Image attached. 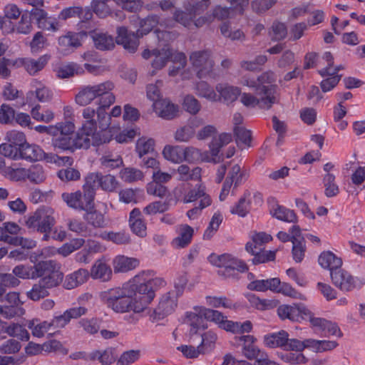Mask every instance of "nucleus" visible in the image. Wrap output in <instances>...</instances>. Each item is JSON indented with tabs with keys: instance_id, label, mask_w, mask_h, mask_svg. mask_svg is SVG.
<instances>
[{
	"instance_id": "1",
	"label": "nucleus",
	"mask_w": 365,
	"mask_h": 365,
	"mask_svg": "<svg viewBox=\"0 0 365 365\" xmlns=\"http://www.w3.org/2000/svg\"><path fill=\"white\" fill-rule=\"evenodd\" d=\"M115 85L111 81H106L98 84L86 85L79 87L75 96V102L81 106L91 104L98 98V105L102 101H107L108 105L115 103V97L112 93Z\"/></svg>"
},
{
	"instance_id": "2",
	"label": "nucleus",
	"mask_w": 365,
	"mask_h": 365,
	"mask_svg": "<svg viewBox=\"0 0 365 365\" xmlns=\"http://www.w3.org/2000/svg\"><path fill=\"white\" fill-rule=\"evenodd\" d=\"M148 274L149 272H143L127 283L131 298L133 297L134 312L137 313L143 312L155 297L154 290L145 277Z\"/></svg>"
},
{
	"instance_id": "3",
	"label": "nucleus",
	"mask_w": 365,
	"mask_h": 365,
	"mask_svg": "<svg viewBox=\"0 0 365 365\" xmlns=\"http://www.w3.org/2000/svg\"><path fill=\"white\" fill-rule=\"evenodd\" d=\"M100 299L110 309L117 313L134 311V302L127 284L101 292Z\"/></svg>"
},
{
	"instance_id": "4",
	"label": "nucleus",
	"mask_w": 365,
	"mask_h": 365,
	"mask_svg": "<svg viewBox=\"0 0 365 365\" xmlns=\"http://www.w3.org/2000/svg\"><path fill=\"white\" fill-rule=\"evenodd\" d=\"M158 19L156 16H150L140 22V29L136 33L128 32L125 27L118 29L116 42L123 45L125 49L130 53H134L139 45L138 39L143 35L149 33L158 24Z\"/></svg>"
},
{
	"instance_id": "5",
	"label": "nucleus",
	"mask_w": 365,
	"mask_h": 365,
	"mask_svg": "<svg viewBox=\"0 0 365 365\" xmlns=\"http://www.w3.org/2000/svg\"><path fill=\"white\" fill-rule=\"evenodd\" d=\"M54 210L49 207L42 206L36 211L24 216V225L30 230L38 232H51L56 224Z\"/></svg>"
},
{
	"instance_id": "6",
	"label": "nucleus",
	"mask_w": 365,
	"mask_h": 365,
	"mask_svg": "<svg viewBox=\"0 0 365 365\" xmlns=\"http://www.w3.org/2000/svg\"><path fill=\"white\" fill-rule=\"evenodd\" d=\"M190 61L199 78L214 76L215 61L210 50L192 52L190 55Z\"/></svg>"
},
{
	"instance_id": "7",
	"label": "nucleus",
	"mask_w": 365,
	"mask_h": 365,
	"mask_svg": "<svg viewBox=\"0 0 365 365\" xmlns=\"http://www.w3.org/2000/svg\"><path fill=\"white\" fill-rule=\"evenodd\" d=\"M277 80L276 73L268 70L262 73L257 78V95H264L266 97H270L272 103H278L279 102V93L278 87L274 83Z\"/></svg>"
},
{
	"instance_id": "8",
	"label": "nucleus",
	"mask_w": 365,
	"mask_h": 365,
	"mask_svg": "<svg viewBox=\"0 0 365 365\" xmlns=\"http://www.w3.org/2000/svg\"><path fill=\"white\" fill-rule=\"evenodd\" d=\"M56 263L53 260L40 261L34 267V279H47L46 282L58 285L62 281L63 274L56 269Z\"/></svg>"
},
{
	"instance_id": "9",
	"label": "nucleus",
	"mask_w": 365,
	"mask_h": 365,
	"mask_svg": "<svg viewBox=\"0 0 365 365\" xmlns=\"http://www.w3.org/2000/svg\"><path fill=\"white\" fill-rule=\"evenodd\" d=\"M333 284L342 292H351L359 289L364 285V282L352 276L348 271L341 269L334 270L331 273Z\"/></svg>"
},
{
	"instance_id": "10",
	"label": "nucleus",
	"mask_w": 365,
	"mask_h": 365,
	"mask_svg": "<svg viewBox=\"0 0 365 365\" xmlns=\"http://www.w3.org/2000/svg\"><path fill=\"white\" fill-rule=\"evenodd\" d=\"M199 150L195 148H183L180 146L166 145L163 151L164 158L173 163H180L184 160L191 161L199 155Z\"/></svg>"
},
{
	"instance_id": "11",
	"label": "nucleus",
	"mask_w": 365,
	"mask_h": 365,
	"mask_svg": "<svg viewBox=\"0 0 365 365\" xmlns=\"http://www.w3.org/2000/svg\"><path fill=\"white\" fill-rule=\"evenodd\" d=\"M204 307H195L192 312H187L185 322L190 327V336L195 341V336L207 328V317L202 314Z\"/></svg>"
},
{
	"instance_id": "12",
	"label": "nucleus",
	"mask_w": 365,
	"mask_h": 365,
	"mask_svg": "<svg viewBox=\"0 0 365 365\" xmlns=\"http://www.w3.org/2000/svg\"><path fill=\"white\" fill-rule=\"evenodd\" d=\"M61 197L68 207L75 210L87 211L93 209L94 200L84 192H64Z\"/></svg>"
},
{
	"instance_id": "13",
	"label": "nucleus",
	"mask_w": 365,
	"mask_h": 365,
	"mask_svg": "<svg viewBox=\"0 0 365 365\" xmlns=\"http://www.w3.org/2000/svg\"><path fill=\"white\" fill-rule=\"evenodd\" d=\"M304 320H308L314 331L322 332L323 336H341V331L335 323L324 318L315 317L310 310L309 316L304 317Z\"/></svg>"
},
{
	"instance_id": "14",
	"label": "nucleus",
	"mask_w": 365,
	"mask_h": 365,
	"mask_svg": "<svg viewBox=\"0 0 365 365\" xmlns=\"http://www.w3.org/2000/svg\"><path fill=\"white\" fill-rule=\"evenodd\" d=\"M277 314L282 320L289 319L292 322L304 320V317L309 316V309L304 304H283L278 307Z\"/></svg>"
},
{
	"instance_id": "15",
	"label": "nucleus",
	"mask_w": 365,
	"mask_h": 365,
	"mask_svg": "<svg viewBox=\"0 0 365 365\" xmlns=\"http://www.w3.org/2000/svg\"><path fill=\"white\" fill-rule=\"evenodd\" d=\"M179 297L172 291L163 295L158 307L153 311L154 319H161L170 314L177 307V300Z\"/></svg>"
},
{
	"instance_id": "16",
	"label": "nucleus",
	"mask_w": 365,
	"mask_h": 365,
	"mask_svg": "<svg viewBox=\"0 0 365 365\" xmlns=\"http://www.w3.org/2000/svg\"><path fill=\"white\" fill-rule=\"evenodd\" d=\"M232 140V135L227 133H222L217 136L212 137V139L209 144L210 155V159L209 161L214 163H219L221 162L223 160L222 154H220L221 148L229 144Z\"/></svg>"
},
{
	"instance_id": "17",
	"label": "nucleus",
	"mask_w": 365,
	"mask_h": 365,
	"mask_svg": "<svg viewBox=\"0 0 365 365\" xmlns=\"http://www.w3.org/2000/svg\"><path fill=\"white\" fill-rule=\"evenodd\" d=\"M240 95V101L246 107L255 108L257 106L261 109L269 110L275 104L272 103L270 97H266L264 95L254 96L250 93H243Z\"/></svg>"
},
{
	"instance_id": "18",
	"label": "nucleus",
	"mask_w": 365,
	"mask_h": 365,
	"mask_svg": "<svg viewBox=\"0 0 365 365\" xmlns=\"http://www.w3.org/2000/svg\"><path fill=\"white\" fill-rule=\"evenodd\" d=\"M153 106L156 114L162 118L171 120L178 115V106L172 103L168 99L157 101L153 103Z\"/></svg>"
},
{
	"instance_id": "19",
	"label": "nucleus",
	"mask_w": 365,
	"mask_h": 365,
	"mask_svg": "<svg viewBox=\"0 0 365 365\" xmlns=\"http://www.w3.org/2000/svg\"><path fill=\"white\" fill-rule=\"evenodd\" d=\"M49 57L43 55L37 59L31 58H19V63L24 68V69L30 75H36L41 71L48 63Z\"/></svg>"
},
{
	"instance_id": "20",
	"label": "nucleus",
	"mask_w": 365,
	"mask_h": 365,
	"mask_svg": "<svg viewBox=\"0 0 365 365\" xmlns=\"http://www.w3.org/2000/svg\"><path fill=\"white\" fill-rule=\"evenodd\" d=\"M89 36L93 39L95 47L98 50H110L115 46L113 38L107 33L93 30L89 32Z\"/></svg>"
},
{
	"instance_id": "21",
	"label": "nucleus",
	"mask_w": 365,
	"mask_h": 365,
	"mask_svg": "<svg viewBox=\"0 0 365 365\" xmlns=\"http://www.w3.org/2000/svg\"><path fill=\"white\" fill-rule=\"evenodd\" d=\"M47 279H40L33 284L32 288L27 291L26 295L28 299L32 301H39L48 296V289L56 287V285L46 282Z\"/></svg>"
},
{
	"instance_id": "22",
	"label": "nucleus",
	"mask_w": 365,
	"mask_h": 365,
	"mask_svg": "<svg viewBox=\"0 0 365 365\" xmlns=\"http://www.w3.org/2000/svg\"><path fill=\"white\" fill-rule=\"evenodd\" d=\"M226 262L223 269L218 271V274L225 277H234L235 271L245 272L248 269L247 264L243 261L234 257L230 254L229 259Z\"/></svg>"
},
{
	"instance_id": "23",
	"label": "nucleus",
	"mask_w": 365,
	"mask_h": 365,
	"mask_svg": "<svg viewBox=\"0 0 365 365\" xmlns=\"http://www.w3.org/2000/svg\"><path fill=\"white\" fill-rule=\"evenodd\" d=\"M89 274L94 279L108 282L112 277V269L106 262L98 259L91 267Z\"/></svg>"
},
{
	"instance_id": "24",
	"label": "nucleus",
	"mask_w": 365,
	"mask_h": 365,
	"mask_svg": "<svg viewBox=\"0 0 365 365\" xmlns=\"http://www.w3.org/2000/svg\"><path fill=\"white\" fill-rule=\"evenodd\" d=\"M89 276L87 269L81 268L66 276L63 286L67 289H74L86 282Z\"/></svg>"
},
{
	"instance_id": "25",
	"label": "nucleus",
	"mask_w": 365,
	"mask_h": 365,
	"mask_svg": "<svg viewBox=\"0 0 365 365\" xmlns=\"http://www.w3.org/2000/svg\"><path fill=\"white\" fill-rule=\"evenodd\" d=\"M139 263L137 258L118 255L114 258L113 266L115 273L127 272L136 268Z\"/></svg>"
},
{
	"instance_id": "26",
	"label": "nucleus",
	"mask_w": 365,
	"mask_h": 365,
	"mask_svg": "<svg viewBox=\"0 0 365 365\" xmlns=\"http://www.w3.org/2000/svg\"><path fill=\"white\" fill-rule=\"evenodd\" d=\"M20 159L33 162L42 160V156L44 155V151L38 145L26 143L20 147Z\"/></svg>"
},
{
	"instance_id": "27",
	"label": "nucleus",
	"mask_w": 365,
	"mask_h": 365,
	"mask_svg": "<svg viewBox=\"0 0 365 365\" xmlns=\"http://www.w3.org/2000/svg\"><path fill=\"white\" fill-rule=\"evenodd\" d=\"M96 130L90 127L83 126L78 130L76 138H73L74 141V149L85 148L87 149L92 145V135Z\"/></svg>"
},
{
	"instance_id": "28",
	"label": "nucleus",
	"mask_w": 365,
	"mask_h": 365,
	"mask_svg": "<svg viewBox=\"0 0 365 365\" xmlns=\"http://www.w3.org/2000/svg\"><path fill=\"white\" fill-rule=\"evenodd\" d=\"M319 263L324 269H328L330 274L337 270L342 265V260L330 251L322 252L319 257Z\"/></svg>"
},
{
	"instance_id": "29",
	"label": "nucleus",
	"mask_w": 365,
	"mask_h": 365,
	"mask_svg": "<svg viewBox=\"0 0 365 365\" xmlns=\"http://www.w3.org/2000/svg\"><path fill=\"white\" fill-rule=\"evenodd\" d=\"M85 212L83 219L89 225L94 228H104L107 226L108 220L100 211L91 209Z\"/></svg>"
},
{
	"instance_id": "30",
	"label": "nucleus",
	"mask_w": 365,
	"mask_h": 365,
	"mask_svg": "<svg viewBox=\"0 0 365 365\" xmlns=\"http://www.w3.org/2000/svg\"><path fill=\"white\" fill-rule=\"evenodd\" d=\"M250 191L245 190L237 202L230 208V212L242 217H245L250 210Z\"/></svg>"
},
{
	"instance_id": "31",
	"label": "nucleus",
	"mask_w": 365,
	"mask_h": 365,
	"mask_svg": "<svg viewBox=\"0 0 365 365\" xmlns=\"http://www.w3.org/2000/svg\"><path fill=\"white\" fill-rule=\"evenodd\" d=\"M289 334L285 331H280L264 336V344L269 348L280 347L284 349L288 342Z\"/></svg>"
},
{
	"instance_id": "32",
	"label": "nucleus",
	"mask_w": 365,
	"mask_h": 365,
	"mask_svg": "<svg viewBox=\"0 0 365 365\" xmlns=\"http://www.w3.org/2000/svg\"><path fill=\"white\" fill-rule=\"evenodd\" d=\"M202 169L195 167L190 169L187 165H180L173 174H178V179L181 181L199 180L201 178Z\"/></svg>"
},
{
	"instance_id": "33",
	"label": "nucleus",
	"mask_w": 365,
	"mask_h": 365,
	"mask_svg": "<svg viewBox=\"0 0 365 365\" xmlns=\"http://www.w3.org/2000/svg\"><path fill=\"white\" fill-rule=\"evenodd\" d=\"M279 284V279L274 277L267 279L254 280L248 284L247 288L250 290L257 292H265L268 289L274 292V290H277Z\"/></svg>"
},
{
	"instance_id": "34",
	"label": "nucleus",
	"mask_w": 365,
	"mask_h": 365,
	"mask_svg": "<svg viewBox=\"0 0 365 365\" xmlns=\"http://www.w3.org/2000/svg\"><path fill=\"white\" fill-rule=\"evenodd\" d=\"M255 338L250 335L242 336L240 337L241 341H244L245 342H251L250 344L245 345L243 346L242 352L246 358L248 359H255L256 362L259 360V358H261L260 356L264 354L265 351L259 349L257 346L253 344Z\"/></svg>"
},
{
	"instance_id": "35",
	"label": "nucleus",
	"mask_w": 365,
	"mask_h": 365,
	"mask_svg": "<svg viewBox=\"0 0 365 365\" xmlns=\"http://www.w3.org/2000/svg\"><path fill=\"white\" fill-rule=\"evenodd\" d=\"M216 91L219 93L220 96L227 103H232L237 100L241 94L240 88L230 86L227 84L219 83L215 87Z\"/></svg>"
},
{
	"instance_id": "36",
	"label": "nucleus",
	"mask_w": 365,
	"mask_h": 365,
	"mask_svg": "<svg viewBox=\"0 0 365 365\" xmlns=\"http://www.w3.org/2000/svg\"><path fill=\"white\" fill-rule=\"evenodd\" d=\"M178 236L173 240L174 245L178 247H185L187 246L192 240L194 230L188 225H181L179 226Z\"/></svg>"
},
{
	"instance_id": "37",
	"label": "nucleus",
	"mask_w": 365,
	"mask_h": 365,
	"mask_svg": "<svg viewBox=\"0 0 365 365\" xmlns=\"http://www.w3.org/2000/svg\"><path fill=\"white\" fill-rule=\"evenodd\" d=\"M248 178L246 170H242L238 164L232 166L228 172L225 181L230 182V185H234V188L237 187L245 182Z\"/></svg>"
},
{
	"instance_id": "38",
	"label": "nucleus",
	"mask_w": 365,
	"mask_h": 365,
	"mask_svg": "<svg viewBox=\"0 0 365 365\" xmlns=\"http://www.w3.org/2000/svg\"><path fill=\"white\" fill-rule=\"evenodd\" d=\"M270 214L272 217L287 222L295 223L297 221V217L294 210L279 205H273L270 210Z\"/></svg>"
},
{
	"instance_id": "39",
	"label": "nucleus",
	"mask_w": 365,
	"mask_h": 365,
	"mask_svg": "<svg viewBox=\"0 0 365 365\" xmlns=\"http://www.w3.org/2000/svg\"><path fill=\"white\" fill-rule=\"evenodd\" d=\"M100 237L104 240L112 242L118 245H126L131 242L130 234L124 230L104 232Z\"/></svg>"
},
{
	"instance_id": "40",
	"label": "nucleus",
	"mask_w": 365,
	"mask_h": 365,
	"mask_svg": "<svg viewBox=\"0 0 365 365\" xmlns=\"http://www.w3.org/2000/svg\"><path fill=\"white\" fill-rule=\"evenodd\" d=\"M81 34L68 32L58 38V44L63 50H73L79 47Z\"/></svg>"
},
{
	"instance_id": "41",
	"label": "nucleus",
	"mask_w": 365,
	"mask_h": 365,
	"mask_svg": "<svg viewBox=\"0 0 365 365\" xmlns=\"http://www.w3.org/2000/svg\"><path fill=\"white\" fill-rule=\"evenodd\" d=\"M152 55L155 57L152 62V67L156 70L163 68L170 59L171 56V49L168 47H163L162 49H154L152 51Z\"/></svg>"
},
{
	"instance_id": "42",
	"label": "nucleus",
	"mask_w": 365,
	"mask_h": 365,
	"mask_svg": "<svg viewBox=\"0 0 365 365\" xmlns=\"http://www.w3.org/2000/svg\"><path fill=\"white\" fill-rule=\"evenodd\" d=\"M222 329L234 334L249 333L252 329V324L249 320L244 322L226 320L225 322L222 324Z\"/></svg>"
},
{
	"instance_id": "43",
	"label": "nucleus",
	"mask_w": 365,
	"mask_h": 365,
	"mask_svg": "<svg viewBox=\"0 0 365 365\" xmlns=\"http://www.w3.org/2000/svg\"><path fill=\"white\" fill-rule=\"evenodd\" d=\"M101 173H91L88 174L85 179L83 192L89 194L93 200L96 195V190L100 187Z\"/></svg>"
},
{
	"instance_id": "44",
	"label": "nucleus",
	"mask_w": 365,
	"mask_h": 365,
	"mask_svg": "<svg viewBox=\"0 0 365 365\" xmlns=\"http://www.w3.org/2000/svg\"><path fill=\"white\" fill-rule=\"evenodd\" d=\"M110 106L108 105L107 101H102L96 109L97 124L101 129H110L111 118L110 115L107 113L106 108Z\"/></svg>"
},
{
	"instance_id": "45",
	"label": "nucleus",
	"mask_w": 365,
	"mask_h": 365,
	"mask_svg": "<svg viewBox=\"0 0 365 365\" xmlns=\"http://www.w3.org/2000/svg\"><path fill=\"white\" fill-rule=\"evenodd\" d=\"M3 173L6 178L11 180L21 181L26 179L27 169L14 163L10 166L5 167Z\"/></svg>"
},
{
	"instance_id": "46",
	"label": "nucleus",
	"mask_w": 365,
	"mask_h": 365,
	"mask_svg": "<svg viewBox=\"0 0 365 365\" xmlns=\"http://www.w3.org/2000/svg\"><path fill=\"white\" fill-rule=\"evenodd\" d=\"M83 73V68L75 63L63 65L56 70V76L59 78H68L74 75H81Z\"/></svg>"
},
{
	"instance_id": "47",
	"label": "nucleus",
	"mask_w": 365,
	"mask_h": 365,
	"mask_svg": "<svg viewBox=\"0 0 365 365\" xmlns=\"http://www.w3.org/2000/svg\"><path fill=\"white\" fill-rule=\"evenodd\" d=\"M235 140L239 147L244 148L251 146L252 134L251 131L243 126H235L234 128Z\"/></svg>"
},
{
	"instance_id": "48",
	"label": "nucleus",
	"mask_w": 365,
	"mask_h": 365,
	"mask_svg": "<svg viewBox=\"0 0 365 365\" xmlns=\"http://www.w3.org/2000/svg\"><path fill=\"white\" fill-rule=\"evenodd\" d=\"M272 240V237L264 232H259L253 236L251 242H248L245 245V250L247 252H257L255 249L259 250H262L264 243L268 242Z\"/></svg>"
},
{
	"instance_id": "49",
	"label": "nucleus",
	"mask_w": 365,
	"mask_h": 365,
	"mask_svg": "<svg viewBox=\"0 0 365 365\" xmlns=\"http://www.w3.org/2000/svg\"><path fill=\"white\" fill-rule=\"evenodd\" d=\"M196 93L198 96L205 98L210 101H217L219 97L212 87L205 81H200L196 84Z\"/></svg>"
},
{
	"instance_id": "50",
	"label": "nucleus",
	"mask_w": 365,
	"mask_h": 365,
	"mask_svg": "<svg viewBox=\"0 0 365 365\" xmlns=\"http://www.w3.org/2000/svg\"><path fill=\"white\" fill-rule=\"evenodd\" d=\"M101 165L107 169H115L123 165V159L118 153H105L100 158Z\"/></svg>"
},
{
	"instance_id": "51",
	"label": "nucleus",
	"mask_w": 365,
	"mask_h": 365,
	"mask_svg": "<svg viewBox=\"0 0 365 365\" xmlns=\"http://www.w3.org/2000/svg\"><path fill=\"white\" fill-rule=\"evenodd\" d=\"M206 197H210L206 193L205 186L202 184L196 185L195 187L188 191L183 197L185 203L191 202L197 200V199L204 200Z\"/></svg>"
},
{
	"instance_id": "52",
	"label": "nucleus",
	"mask_w": 365,
	"mask_h": 365,
	"mask_svg": "<svg viewBox=\"0 0 365 365\" xmlns=\"http://www.w3.org/2000/svg\"><path fill=\"white\" fill-rule=\"evenodd\" d=\"M51 144L55 149L73 150L75 143L71 136L59 135L52 138Z\"/></svg>"
},
{
	"instance_id": "53",
	"label": "nucleus",
	"mask_w": 365,
	"mask_h": 365,
	"mask_svg": "<svg viewBox=\"0 0 365 365\" xmlns=\"http://www.w3.org/2000/svg\"><path fill=\"white\" fill-rule=\"evenodd\" d=\"M198 334L201 339V342L199 346L202 347L203 353L205 354L210 352L214 348L217 340V335L211 331H208L205 333L200 332Z\"/></svg>"
},
{
	"instance_id": "54",
	"label": "nucleus",
	"mask_w": 365,
	"mask_h": 365,
	"mask_svg": "<svg viewBox=\"0 0 365 365\" xmlns=\"http://www.w3.org/2000/svg\"><path fill=\"white\" fill-rule=\"evenodd\" d=\"M209 6V3H202L200 1H187L183 4L185 10L195 19L196 16L203 13Z\"/></svg>"
},
{
	"instance_id": "55",
	"label": "nucleus",
	"mask_w": 365,
	"mask_h": 365,
	"mask_svg": "<svg viewBox=\"0 0 365 365\" xmlns=\"http://www.w3.org/2000/svg\"><path fill=\"white\" fill-rule=\"evenodd\" d=\"M78 327L89 334H95L100 329V320L97 318H83L78 321Z\"/></svg>"
},
{
	"instance_id": "56",
	"label": "nucleus",
	"mask_w": 365,
	"mask_h": 365,
	"mask_svg": "<svg viewBox=\"0 0 365 365\" xmlns=\"http://www.w3.org/2000/svg\"><path fill=\"white\" fill-rule=\"evenodd\" d=\"M26 178L35 184H40L44 182L46 178L44 170L39 165H34L27 169Z\"/></svg>"
},
{
	"instance_id": "57",
	"label": "nucleus",
	"mask_w": 365,
	"mask_h": 365,
	"mask_svg": "<svg viewBox=\"0 0 365 365\" xmlns=\"http://www.w3.org/2000/svg\"><path fill=\"white\" fill-rule=\"evenodd\" d=\"M6 332L11 336L16 337L22 341H29V334L28 331L19 324H11L5 327Z\"/></svg>"
},
{
	"instance_id": "58",
	"label": "nucleus",
	"mask_w": 365,
	"mask_h": 365,
	"mask_svg": "<svg viewBox=\"0 0 365 365\" xmlns=\"http://www.w3.org/2000/svg\"><path fill=\"white\" fill-rule=\"evenodd\" d=\"M38 320H32L29 323V328L31 330L34 336L41 338L51 328L48 322L44 321L37 323Z\"/></svg>"
},
{
	"instance_id": "59",
	"label": "nucleus",
	"mask_w": 365,
	"mask_h": 365,
	"mask_svg": "<svg viewBox=\"0 0 365 365\" xmlns=\"http://www.w3.org/2000/svg\"><path fill=\"white\" fill-rule=\"evenodd\" d=\"M121 179L126 182H133L143 180V172L135 168H125L120 171Z\"/></svg>"
},
{
	"instance_id": "60",
	"label": "nucleus",
	"mask_w": 365,
	"mask_h": 365,
	"mask_svg": "<svg viewBox=\"0 0 365 365\" xmlns=\"http://www.w3.org/2000/svg\"><path fill=\"white\" fill-rule=\"evenodd\" d=\"M335 176L333 174L327 173L323 178V183L325 187V195L328 197L336 196L339 193V187L334 182Z\"/></svg>"
},
{
	"instance_id": "61",
	"label": "nucleus",
	"mask_w": 365,
	"mask_h": 365,
	"mask_svg": "<svg viewBox=\"0 0 365 365\" xmlns=\"http://www.w3.org/2000/svg\"><path fill=\"white\" fill-rule=\"evenodd\" d=\"M0 154L11 160L20 159V147L12 143H2L0 145Z\"/></svg>"
},
{
	"instance_id": "62",
	"label": "nucleus",
	"mask_w": 365,
	"mask_h": 365,
	"mask_svg": "<svg viewBox=\"0 0 365 365\" xmlns=\"http://www.w3.org/2000/svg\"><path fill=\"white\" fill-rule=\"evenodd\" d=\"M155 142L153 139L140 138L136 143V152L140 158L154 150Z\"/></svg>"
},
{
	"instance_id": "63",
	"label": "nucleus",
	"mask_w": 365,
	"mask_h": 365,
	"mask_svg": "<svg viewBox=\"0 0 365 365\" xmlns=\"http://www.w3.org/2000/svg\"><path fill=\"white\" fill-rule=\"evenodd\" d=\"M12 272L18 278L23 279H35L34 267L31 265H17L14 267Z\"/></svg>"
},
{
	"instance_id": "64",
	"label": "nucleus",
	"mask_w": 365,
	"mask_h": 365,
	"mask_svg": "<svg viewBox=\"0 0 365 365\" xmlns=\"http://www.w3.org/2000/svg\"><path fill=\"white\" fill-rule=\"evenodd\" d=\"M140 356L139 350H129L124 351L118 359L117 364L119 365H131L137 361Z\"/></svg>"
}]
</instances>
